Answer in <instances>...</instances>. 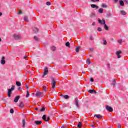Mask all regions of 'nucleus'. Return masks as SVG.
<instances>
[{"instance_id":"nucleus-1","label":"nucleus","mask_w":128,"mask_h":128,"mask_svg":"<svg viewBox=\"0 0 128 128\" xmlns=\"http://www.w3.org/2000/svg\"><path fill=\"white\" fill-rule=\"evenodd\" d=\"M15 88H16V86H12V88H11V89L8 90V98H10V96H12V92L14 90Z\"/></svg>"},{"instance_id":"nucleus-2","label":"nucleus","mask_w":128,"mask_h":128,"mask_svg":"<svg viewBox=\"0 0 128 128\" xmlns=\"http://www.w3.org/2000/svg\"><path fill=\"white\" fill-rule=\"evenodd\" d=\"M48 67H46L44 68V74L43 76H42V78H44V76H48Z\"/></svg>"},{"instance_id":"nucleus-3","label":"nucleus","mask_w":128,"mask_h":128,"mask_svg":"<svg viewBox=\"0 0 128 128\" xmlns=\"http://www.w3.org/2000/svg\"><path fill=\"white\" fill-rule=\"evenodd\" d=\"M52 88L54 90V88H56V80H54V78H52Z\"/></svg>"},{"instance_id":"nucleus-4","label":"nucleus","mask_w":128,"mask_h":128,"mask_svg":"<svg viewBox=\"0 0 128 128\" xmlns=\"http://www.w3.org/2000/svg\"><path fill=\"white\" fill-rule=\"evenodd\" d=\"M36 98H42L44 96V92H37L36 94Z\"/></svg>"},{"instance_id":"nucleus-5","label":"nucleus","mask_w":128,"mask_h":128,"mask_svg":"<svg viewBox=\"0 0 128 128\" xmlns=\"http://www.w3.org/2000/svg\"><path fill=\"white\" fill-rule=\"evenodd\" d=\"M74 104L75 106H76V108H79L80 106V102H78V100L77 98L75 99Z\"/></svg>"},{"instance_id":"nucleus-6","label":"nucleus","mask_w":128,"mask_h":128,"mask_svg":"<svg viewBox=\"0 0 128 128\" xmlns=\"http://www.w3.org/2000/svg\"><path fill=\"white\" fill-rule=\"evenodd\" d=\"M98 22L100 24H102V26H104L106 24V20L102 19V20H100V19L98 20Z\"/></svg>"},{"instance_id":"nucleus-7","label":"nucleus","mask_w":128,"mask_h":128,"mask_svg":"<svg viewBox=\"0 0 128 128\" xmlns=\"http://www.w3.org/2000/svg\"><path fill=\"white\" fill-rule=\"evenodd\" d=\"M106 110H108V112H114V108L108 106H106Z\"/></svg>"},{"instance_id":"nucleus-8","label":"nucleus","mask_w":128,"mask_h":128,"mask_svg":"<svg viewBox=\"0 0 128 128\" xmlns=\"http://www.w3.org/2000/svg\"><path fill=\"white\" fill-rule=\"evenodd\" d=\"M6 58H4V56H3L2 58V60H1V64H2L3 66H4V64H6Z\"/></svg>"},{"instance_id":"nucleus-9","label":"nucleus","mask_w":128,"mask_h":128,"mask_svg":"<svg viewBox=\"0 0 128 128\" xmlns=\"http://www.w3.org/2000/svg\"><path fill=\"white\" fill-rule=\"evenodd\" d=\"M94 118H97L98 120H100L102 118V116L100 115V114H96L94 115Z\"/></svg>"},{"instance_id":"nucleus-10","label":"nucleus","mask_w":128,"mask_h":128,"mask_svg":"<svg viewBox=\"0 0 128 128\" xmlns=\"http://www.w3.org/2000/svg\"><path fill=\"white\" fill-rule=\"evenodd\" d=\"M20 98V96H18L14 100V102L16 104V102H18V100Z\"/></svg>"},{"instance_id":"nucleus-11","label":"nucleus","mask_w":128,"mask_h":128,"mask_svg":"<svg viewBox=\"0 0 128 128\" xmlns=\"http://www.w3.org/2000/svg\"><path fill=\"white\" fill-rule=\"evenodd\" d=\"M35 124H36V126H40L41 124H42V121H36Z\"/></svg>"},{"instance_id":"nucleus-12","label":"nucleus","mask_w":128,"mask_h":128,"mask_svg":"<svg viewBox=\"0 0 128 128\" xmlns=\"http://www.w3.org/2000/svg\"><path fill=\"white\" fill-rule=\"evenodd\" d=\"M21 38L22 37L20 35H17L14 36L15 40H20Z\"/></svg>"},{"instance_id":"nucleus-13","label":"nucleus","mask_w":128,"mask_h":128,"mask_svg":"<svg viewBox=\"0 0 128 128\" xmlns=\"http://www.w3.org/2000/svg\"><path fill=\"white\" fill-rule=\"evenodd\" d=\"M120 14H122V16H126V12L124 10H121Z\"/></svg>"},{"instance_id":"nucleus-14","label":"nucleus","mask_w":128,"mask_h":128,"mask_svg":"<svg viewBox=\"0 0 128 128\" xmlns=\"http://www.w3.org/2000/svg\"><path fill=\"white\" fill-rule=\"evenodd\" d=\"M26 120H22V128H26Z\"/></svg>"},{"instance_id":"nucleus-15","label":"nucleus","mask_w":128,"mask_h":128,"mask_svg":"<svg viewBox=\"0 0 128 128\" xmlns=\"http://www.w3.org/2000/svg\"><path fill=\"white\" fill-rule=\"evenodd\" d=\"M91 7L92 8H96V10L98 9V6L94 4L91 5Z\"/></svg>"},{"instance_id":"nucleus-16","label":"nucleus","mask_w":128,"mask_h":128,"mask_svg":"<svg viewBox=\"0 0 128 128\" xmlns=\"http://www.w3.org/2000/svg\"><path fill=\"white\" fill-rule=\"evenodd\" d=\"M120 4L121 6H124V2L122 0L120 1Z\"/></svg>"},{"instance_id":"nucleus-17","label":"nucleus","mask_w":128,"mask_h":128,"mask_svg":"<svg viewBox=\"0 0 128 128\" xmlns=\"http://www.w3.org/2000/svg\"><path fill=\"white\" fill-rule=\"evenodd\" d=\"M28 20H30V18H28V16H24V22H28Z\"/></svg>"},{"instance_id":"nucleus-18","label":"nucleus","mask_w":128,"mask_h":128,"mask_svg":"<svg viewBox=\"0 0 128 128\" xmlns=\"http://www.w3.org/2000/svg\"><path fill=\"white\" fill-rule=\"evenodd\" d=\"M46 110V107H42V109L39 110V112H43Z\"/></svg>"},{"instance_id":"nucleus-19","label":"nucleus","mask_w":128,"mask_h":128,"mask_svg":"<svg viewBox=\"0 0 128 128\" xmlns=\"http://www.w3.org/2000/svg\"><path fill=\"white\" fill-rule=\"evenodd\" d=\"M44 92H46L48 91V88L46 86H43L42 87Z\"/></svg>"},{"instance_id":"nucleus-20","label":"nucleus","mask_w":128,"mask_h":128,"mask_svg":"<svg viewBox=\"0 0 128 128\" xmlns=\"http://www.w3.org/2000/svg\"><path fill=\"white\" fill-rule=\"evenodd\" d=\"M16 84L17 86H22V83H20V82H16Z\"/></svg>"},{"instance_id":"nucleus-21","label":"nucleus","mask_w":128,"mask_h":128,"mask_svg":"<svg viewBox=\"0 0 128 128\" xmlns=\"http://www.w3.org/2000/svg\"><path fill=\"white\" fill-rule=\"evenodd\" d=\"M116 80H113V82L112 83V85L114 86V88H116Z\"/></svg>"},{"instance_id":"nucleus-22","label":"nucleus","mask_w":128,"mask_h":128,"mask_svg":"<svg viewBox=\"0 0 128 128\" xmlns=\"http://www.w3.org/2000/svg\"><path fill=\"white\" fill-rule=\"evenodd\" d=\"M104 29L106 30H109V28H108V25L106 24H104Z\"/></svg>"},{"instance_id":"nucleus-23","label":"nucleus","mask_w":128,"mask_h":128,"mask_svg":"<svg viewBox=\"0 0 128 128\" xmlns=\"http://www.w3.org/2000/svg\"><path fill=\"white\" fill-rule=\"evenodd\" d=\"M80 50V47H78L77 48H76L75 52H79Z\"/></svg>"},{"instance_id":"nucleus-24","label":"nucleus","mask_w":128,"mask_h":128,"mask_svg":"<svg viewBox=\"0 0 128 128\" xmlns=\"http://www.w3.org/2000/svg\"><path fill=\"white\" fill-rule=\"evenodd\" d=\"M82 122H79L78 126V128H82Z\"/></svg>"},{"instance_id":"nucleus-25","label":"nucleus","mask_w":128,"mask_h":128,"mask_svg":"<svg viewBox=\"0 0 128 128\" xmlns=\"http://www.w3.org/2000/svg\"><path fill=\"white\" fill-rule=\"evenodd\" d=\"M34 31L36 34H38V28H34Z\"/></svg>"},{"instance_id":"nucleus-26","label":"nucleus","mask_w":128,"mask_h":128,"mask_svg":"<svg viewBox=\"0 0 128 128\" xmlns=\"http://www.w3.org/2000/svg\"><path fill=\"white\" fill-rule=\"evenodd\" d=\"M98 12L100 14H104V9L100 8Z\"/></svg>"},{"instance_id":"nucleus-27","label":"nucleus","mask_w":128,"mask_h":128,"mask_svg":"<svg viewBox=\"0 0 128 128\" xmlns=\"http://www.w3.org/2000/svg\"><path fill=\"white\" fill-rule=\"evenodd\" d=\"M64 98H65V100H68V98H70V96L66 95L64 96Z\"/></svg>"},{"instance_id":"nucleus-28","label":"nucleus","mask_w":128,"mask_h":128,"mask_svg":"<svg viewBox=\"0 0 128 128\" xmlns=\"http://www.w3.org/2000/svg\"><path fill=\"white\" fill-rule=\"evenodd\" d=\"M66 44L67 48H70V42H68L67 43H66Z\"/></svg>"},{"instance_id":"nucleus-29","label":"nucleus","mask_w":128,"mask_h":128,"mask_svg":"<svg viewBox=\"0 0 128 128\" xmlns=\"http://www.w3.org/2000/svg\"><path fill=\"white\" fill-rule=\"evenodd\" d=\"M42 120H44V122H46V116L44 115V116H42Z\"/></svg>"},{"instance_id":"nucleus-30","label":"nucleus","mask_w":128,"mask_h":128,"mask_svg":"<svg viewBox=\"0 0 128 128\" xmlns=\"http://www.w3.org/2000/svg\"><path fill=\"white\" fill-rule=\"evenodd\" d=\"M90 18H96V14H92L90 16Z\"/></svg>"},{"instance_id":"nucleus-31","label":"nucleus","mask_w":128,"mask_h":128,"mask_svg":"<svg viewBox=\"0 0 128 128\" xmlns=\"http://www.w3.org/2000/svg\"><path fill=\"white\" fill-rule=\"evenodd\" d=\"M20 106V108H24V102H22Z\"/></svg>"},{"instance_id":"nucleus-32","label":"nucleus","mask_w":128,"mask_h":128,"mask_svg":"<svg viewBox=\"0 0 128 128\" xmlns=\"http://www.w3.org/2000/svg\"><path fill=\"white\" fill-rule=\"evenodd\" d=\"M103 41H104V46H106V44H108V42H106V40H104Z\"/></svg>"},{"instance_id":"nucleus-33","label":"nucleus","mask_w":128,"mask_h":128,"mask_svg":"<svg viewBox=\"0 0 128 128\" xmlns=\"http://www.w3.org/2000/svg\"><path fill=\"white\" fill-rule=\"evenodd\" d=\"M122 51H118L116 52V54L117 56H120V54H122Z\"/></svg>"},{"instance_id":"nucleus-34","label":"nucleus","mask_w":128,"mask_h":128,"mask_svg":"<svg viewBox=\"0 0 128 128\" xmlns=\"http://www.w3.org/2000/svg\"><path fill=\"white\" fill-rule=\"evenodd\" d=\"M56 50V46H53L52 47V50H53V52H54Z\"/></svg>"},{"instance_id":"nucleus-35","label":"nucleus","mask_w":128,"mask_h":128,"mask_svg":"<svg viewBox=\"0 0 128 128\" xmlns=\"http://www.w3.org/2000/svg\"><path fill=\"white\" fill-rule=\"evenodd\" d=\"M102 8H108V6H106V4H103L102 6Z\"/></svg>"},{"instance_id":"nucleus-36","label":"nucleus","mask_w":128,"mask_h":128,"mask_svg":"<svg viewBox=\"0 0 128 128\" xmlns=\"http://www.w3.org/2000/svg\"><path fill=\"white\" fill-rule=\"evenodd\" d=\"M98 32H102V29L101 28H98Z\"/></svg>"},{"instance_id":"nucleus-37","label":"nucleus","mask_w":128,"mask_h":128,"mask_svg":"<svg viewBox=\"0 0 128 128\" xmlns=\"http://www.w3.org/2000/svg\"><path fill=\"white\" fill-rule=\"evenodd\" d=\"M50 117H48V118H47V120L46 119V122H50Z\"/></svg>"},{"instance_id":"nucleus-38","label":"nucleus","mask_w":128,"mask_h":128,"mask_svg":"<svg viewBox=\"0 0 128 128\" xmlns=\"http://www.w3.org/2000/svg\"><path fill=\"white\" fill-rule=\"evenodd\" d=\"M10 114H14V109H11L10 110Z\"/></svg>"},{"instance_id":"nucleus-39","label":"nucleus","mask_w":128,"mask_h":128,"mask_svg":"<svg viewBox=\"0 0 128 128\" xmlns=\"http://www.w3.org/2000/svg\"><path fill=\"white\" fill-rule=\"evenodd\" d=\"M96 92V90H90L89 91V93L92 94L93 92Z\"/></svg>"},{"instance_id":"nucleus-40","label":"nucleus","mask_w":128,"mask_h":128,"mask_svg":"<svg viewBox=\"0 0 128 128\" xmlns=\"http://www.w3.org/2000/svg\"><path fill=\"white\" fill-rule=\"evenodd\" d=\"M30 97V92L28 91H27V96H26V98H29Z\"/></svg>"},{"instance_id":"nucleus-41","label":"nucleus","mask_w":128,"mask_h":128,"mask_svg":"<svg viewBox=\"0 0 128 128\" xmlns=\"http://www.w3.org/2000/svg\"><path fill=\"white\" fill-rule=\"evenodd\" d=\"M118 42L119 44H122V42H123V41H122V40H118Z\"/></svg>"},{"instance_id":"nucleus-42","label":"nucleus","mask_w":128,"mask_h":128,"mask_svg":"<svg viewBox=\"0 0 128 128\" xmlns=\"http://www.w3.org/2000/svg\"><path fill=\"white\" fill-rule=\"evenodd\" d=\"M94 50L92 48H90V52H94Z\"/></svg>"},{"instance_id":"nucleus-43","label":"nucleus","mask_w":128,"mask_h":128,"mask_svg":"<svg viewBox=\"0 0 128 128\" xmlns=\"http://www.w3.org/2000/svg\"><path fill=\"white\" fill-rule=\"evenodd\" d=\"M34 39L35 40H38V37H36V36H35L34 37Z\"/></svg>"},{"instance_id":"nucleus-44","label":"nucleus","mask_w":128,"mask_h":128,"mask_svg":"<svg viewBox=\"0 0 128 128\" xmlns=\"http://www.w3.org/2000/svg\"><path fill=\"white\" fill-rule=\"evenodd\" d=\"M87 62H88V64H91V62H90V60L88 59L87 60Z\"/></svg>"},{"instance_id":"nucleus-45","label":"nucleus","mask_w":128,"mask_h":128,"mask_svg":"<svg viewBox=\"0 0 128 128\" xmlns=\"http://www.w3.org/2000/svg\"><path fill=\"white\" fill-rule=\"evenodd\" d=\"M18 90L19 92H22V88H18Z\"/></svg>"},{"instance_id":"nucleus-46","label":"nucleus","mask_w":128,"mask_h":128,"mask_svg":"<svg viewBox=\"0 0 128 128\" xmlns=\"http://www.w3.org/2000/svg\"><path fill=\"white\" fill-rule=\"evenodd\" d=\"M90 82H94V80L93 78H90Z\"/></svg>"},{"instance_id":"nucleus-47","label":"nucleus","mask_w":128,"mask_h":128,"mask_svg":"<svg viewBox=\"0 0 128 128\" xmlns=\"http://www.w3.org/2000/svg\"><path fill=\"white\" fill-rule=\"evenodd\" d=\"M118 128H122V126L120 124H118V126H117Z\"/></svg>"},{"instance_id":"nucleus-48","label":"nucleus","mask_w":128,"mask_h":128,"mask_svg":"<svg viewBox=\"0 0 128 128\" xmlns=\"http://www.w3.org/2000/svg\"><path fill=\"white\" fill-rule=\"evenodd\" d=\"M46 6H50V2H46Z\"/></svg>"},{"instance_id":"nucleus-49","label":"nucleus","mask_w":128,"mask_h":128,"mask_svg":"<svg viewBox=\"0 0 128 128\" xmlns=\"http://www.w3.org/2000/svg\"><path fill=\"white\" fill-rule=\"evenodd\" d=\"M90 39L91 40H94V37L92 36H91L90 37Z\"/></svg>"},{"instance_id":"nucleus-50","label":"nucleus","mask_w":128,"mask_h":128,"mask_svg":"<svg viewBox=\"0 0 128 128\" xmlns=\"http://www.w3.org/2000/svg\"><path fill=\"white\" fill-rule=\"evenodd\" d=\"M26 90H28V88H30V86H28V85H26Z\"/></svg>"},{"instance_id":"nucleus-51","label":"nucleus","mask_w":128,"mask_h":128,"mask_svg":"<svg viewBox=\"0 0 128 128\" xmlns=\"http://www.w3.org/2000/svg\"><path fill=\"white\" fill-rule=\"evenodd\" d=\"M91 2H96V0H92Z\"/></svg>"},{"instance_id":"nucleus-52","label":"nucleus","mask_w":128,"mask_h":128,"mask_svg":"<svg viewBox=\"0 0 128 128\" xmlns=\"http://www.w3.org/2000/svg\"><path fill=\"white\" fill-rule=\"evenodd\" d=\"M117 56H118V58H122V56H120V55H117Z\"/></svg>"},{"instance_id":"nucleus-53","label":"nucleus","mask_w":128,"mask_h":128,"mask_svg":"<svg viewBox=\"0 0 128 128\" xmlns=\"http://www.w3.org/2000/svg\"><path fill=\"white\" fill-rule=\"evenodd\" d=\"M28 56H24V60H26V58H28Z\"/></svg>"},{"instance_id":"nucleus-54","label":"nucleus","mask_w":128,"mask_h":128,"mask_svg":"<svg viewBox=\"0 0 128 128\" xmlns=\"http://www.w3.org/2000/svg\"><path fill=\"white\" fill-rule=\"evenodd\" d=\"M92 26H96V22H94V23H92Z\"/></svg>"},{"instance_id":"nucleus-55","label":"nucleus","mask_w":128,"mask_h":128,"mask_svg":"<svg viewBox=\"0 0 128 128\" xmlns=\"http://www.w3.org/2000/svg\"><path fill=\"white\" fill-rule=\"evenodd\" d=\"M115 2H118V0H114Z\"/></svg>"},{"instance_id":"nucleus-56","label":"nucleus","mask_w":128,"mask_h":128,"mask_svg":"<svg viewBox=\"0 0 128 128\" xmlns=\"http://www.w3.org/2000/svg\"><path fill=\"white\" fill-rule=\"evenodd\" d=\"M92 128H94V125H91Z\"/></svg>"},{"instance_id":"nucleus-57","label":"nucleus","mask_w":128,"mask_h":128,"mask_svg":"<svg viewBox=\"0 0 128 128\" xmlns=\"http://www.w3.org/2000/svg\"><path fill=\"white\" fill-rule=\"evenodd\" d=\"M2 16V13L0 12V16Z\"/></svg>"},{"instance_id":"nucleus-58","label":"nucleus","mask_w":128,"mask_h":128,"mask_svg":"<svg viewBox=\"0 0 128 128\" xmlns=\"http://www.w3.org/2000/svg\"><path fill=\"white\" fill-rule=\"evenodd\" d=\"M19 14H22V10L19 11Z\"/></svg>"},{"instance_id":"nucleus-59","label":"nucleus","mask_w":128,"mask_h":128,"mask_svg":"<svg viewBox=\"0 0 128 128\" xmlns=\"http://www.w3.org/2000/svg\"><path fill=\"white\" fill-rule=\"evenodd\" d=\"M35 110H38V108H36L35 109Z\"/></svg>"},{"instance_id":"nucleus-60","label":"nucleus","mask_w":128,"mask_h":128,"mask_svg":"<svg viewBox=\"0 0 128 128\" xmlns=\"http://www.w3.org/2000/svg\"><path fill=\"white\" fill-rule=\"evenodd\" d=\"M96 2H100V0H95Z\"/></svg>"},{"instance_id":"nucleus-61","label":"nucleus","mask_w":128,"mask_h":128,"mask_svg":"<svg viewBox=\"0 0 128 128\" xmlns=\"http://www.w3.org/2000/svg\"><path fill=\"white\" fill-rule=\"evenodd\" d=\"M0 42H2V38H0Z\"/></svg>"},{"instance_id":"nucleus-62","label":"nucleus","mask_w":128,"mask_h":128,"mask_svg":"<svg viewBox=\"0 0 128 128\" xmlns=\"http://www.w3.org/2000/svg\"><path fill=\"white\" fill-rule=\"evenodd\" d=\"M66 126H62V128H66Z\"/></svg>"},{"instance_id":"nucleus-63","label":"nucleus","mask_w":128,"mask_h":128,"mask_svg":"<svg viewBox=\"0 0 128 128\" xmlns=\"http://www.w3.org/2000/svg\"><path fill=\"white\" fill-rule=\"evenodd\" d=\"M125 2L126 3V4H128V1L125 0Z\"/></svg>"},{"instance_id":"nucleus-64","label":"nucleus","mask_w":128,"mask_h":128,"mask_svg":"<svg viewBox=\"0 0 128 128\" xmlns=\"http://www.w3.org/2000/svg\"><path fill=\"white\" fill-rule=\"evenodd\" d=\"M94 92V94H96V91L95 90V92Z\"/></svg>"}]
</instances>
